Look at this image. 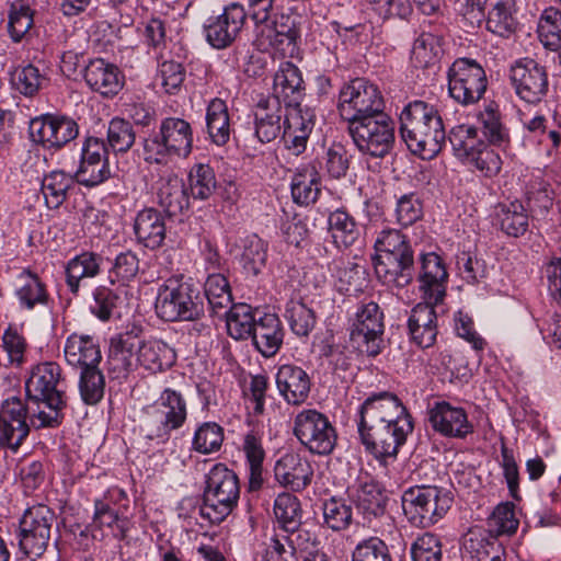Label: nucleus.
Here are the masks:
<instances>
[{
    "instance_id": "obj_58",
    "label": "nucleus",
    "mask_w": 561,
    "mask_h": 561,
    "mask_svg": "<svg viewBox=\"0 0 561 561\" xmlns=\"http://www.w3.org/2000/svg\"><path fill=\"white\" fill-rule=\"evenodd\" d=\"M136 133L131 123L113 117L107 127V144L114 152H127L135 144Z\"/></svg>"
},
{
    "instance_id": "obj_13",
    "label": "nucleus",
    "mask_w": 561,
    "mask_h": 561,
    "mask_svg": "<svg viewBox=\"0 0 561 561\" xmlns=\"http://www.w3.org/2000/svg\"><path fill=\"white\" fill-rule=\"evenodd\" d=\"M293 432L299 443L316 455L331 454L337 440L328 416L314 409L302 410L295 416Z\"/></svg>"
},
{
    "instance_id": "obj_21",
    "label": "nucleus",
    "mask_w": 561,
    "mask_h": 561,
    "mask_svg": "<svg viewBox=\"0 0 561 561\" xmlns=\"http://www.w3.org/2000/svg\"><path fill=\"white\" fill-rule=\"evenodd\" d=\"M111 176L108 150L103 139L89 137L85 139L80 165L75 172L77 183L85 187H94Z\"/></svg>"
},
{
    "instance_id": "obj_64",
    "label": "nucleus",
    "mask_w": 561,
    "mask_h": 561,
    "mask_svg": "<svg viewBox=\"0 0 561 561\" xmlns=\"http://www.w3.org/2000/svg\"><path fill=\"white\" fill-rule=\"evenodd\" d=\"M300 504L296 496L289 493L279 494L274 502V514L284 530L299 525Z\"/></svg>"
},
{
    "instance_id": "obj_60",
    "label": "nucleus",
    "mask_w": 561,
    "mask_h": 561,
    "mask_svg": "<svg viewBox=\"0 0 561 561\" xmlns=\"http://www.w3.org/2000/svg\"><path fill=\"white\" fill-rule=\"evenodd\" d=\"M324 524L334 531L346 529L352 523V506L343 499L330 497L322 505Z\"/></svg>"
},
{
    "instance_id": "obj_9",
    "label": "nucleus",
    "mask_w": 561,
    "mask_h": 561,
    "mask_svg": "<svg viewBox=\"0 0 561 561\" xmlns=\"http://www.w3.org/2000/svg\"><path fill=\"white\" fill-rule=\"evenodd\" d=\"M347 131L358 151L374 158L389 154L396 140L394 121L386 112L348 124Z\"/></svg>"
},
{
    "instance_id": "obj_44",
    "label": "nucleus",
    "mask_w": 561,
    "mask_h": 561,
    "mask_svg": "<svg viewBox=\"0 0 561 561\" xmlns=\"http://www.w3.org/2000/svg\"><path fill=\"white\" fill-rule=\"evenodd\" d=\"M329 231L339 249L352 247L359 238V228L345 209H336L329 215Z\"/></svg>"
},
{
    "instance_id": "obj_8",
    "label": "nucleus",
    "mask_w": 561,
    "mask_h": 561,
    "mask_svg": "<svg viewBox=\"0 0 561 561\" xmlns=\"http://www.w3.org/2000/svg\"><path fill=\"white\" fill-rule=\"evenodd\" d=\"M453 493L436 485H415L401 496V506L408 520L416 527H430L442 519L451 507Z\"/></svg>"
},
{
    "instance_id": "obj_27",
    "label": "nucleus",
    "mask_w": 561,
    "mask_h": 561,
    "mask_svg": "<svg viewBox=\"0 0 561 561\" xmlns=\"http://www.w3.org/2000/svg\"><path fill=\"white\" fill-rule=\"evenodd\" d=\"M13 295L18 300L19 308L23 311L47 307L50 300L46 284L28 268H23L15 276Z\"/></svg>"
},
{
    "instance_id": "obj_61",
    "label": "nucleus",
    "mask_w": 561,
    "mask_h": 561,
    "mask_svg": "<svg viewBox=\"0 0 561 561\" xmlns=\"http://www.w3.org/2000/svg\"><path fill=\"white\" fill-rule=\"evenodd\" d=\"M286 318L291 331L298 336H308L316 324L313 311L298 300H290L287 304Z\"/></svg>"
},
{
    "instance_id": "obj_28",
    "label": "nucleus",
    "mask_w": 561,
    "mask_h": 561,
    "mask_svg": "<svg viewBox=\"0 0 561 561\" xmlns=\"http://www.w3.org/2000/svg\"><path fill=\"white\" fill-rule=\"evenodd\" d=\"M376 276L383 285L390 288H403L414 277V260L412 254L373 259Z\"/></svg>"
},
{
    "instance_id": "obj_57",
    "label": "nucleus",
    "mask_w": 561,
    "mask_h": 561,
    "mask_svg": "<svg viewBox=\"0 0 561 561\" xmlns=\"http://www.w3.org/2000/svg\"><path fill=\"white\" fill-rule=\"evenodd\" d=\"M224 442V430L215 422H205L194 433L192 448L203 455L216 453Z\"/></svg>"
},
{
    "instance_id": "obj_5",
    "label": "nucleus",
    "mask_w": 561,
    "mask_h": 561,
    "mask_svg": "<svg viewBox=\"0 0 561 561\" xmlns=\"http://www.w3.org/2000/svg\"><path fill=\"white\" fill-rule=\"evenodd\" d=\"M239 496L238 476L226 465L216 463L206 474L199 514L210 524H219L231 514Z\"/></svg>"
},
{
    "instance_id": "obj_35",
    "label": "nucleus",
    "mask_w": 561,
    "mask_h": 561,
    "mask_svg": "<svg viewBox=\"0 0 561 561\" xmlns=\"http://www.w3.org/2000/svg\"><path fill=\"white\" fill-rule=\"evenodd\" d=\"M302 77L300 70L293 62L286 61L280 64L274 76L273 95L280 104L300 102L302 96Z\"/></svg>"
},
{
    "instance_id": "obj_11",
    "label": "nucleus",
    "mask_w": 561,
    "mask_h": 561,
    "mask_svg": "<svg viewBox=\"0 0 561 561\" xmlns=\"http://www.w3.org/2000/svg\"><path fill=\"white\" fill-rule=\"evenodd\" d=\"M446 76L448 94L460 105L477 103L486 91V73L474 59L457 58L448 67Z\"/></svg>"
},
{
    "instance_id": "obj_26",
    "label": "nucleus",
    "mask_w": 561,
    "mask_h": 561,
    "mask_svg": "<svg viewBox=\"0 0 561 561\" xmlns=\"http://www.w3.org/2000/svg\"><path fill=\"white\" fill-rule=\"evenodd\" d=\"M447 278L448 274L440 256L434 252L421 255L419 280L425 300L440 304L446 295Z\"/></svg>"
},
{
    "instance_id": "obj_7",
    "label": "nucleus",
    "mask_w": 561,
    "mask_h": 561,
    "mask_svg": "<svg viewBox=\"0 0 561 561\" xmlns=\"http://www.w3.org/2000/svg\"><path fill=\"white\" fill-rule=\"evenodd\" d=\"M187 419V403L183 394L165 388L159 398L146 409L141 433L148 440L164 444L172 431L181 428Z\"/></svg>"
},
{
    "instance_id": "obj_2",
    "label": "nucleus",
    "mask_w": 561,
    "mask_h": 561,
    "mask_svg": "<svg viewBox=\"0 0 561 561\" xmlns=\"http://www.w3.org/2000/svg\"><path fill=\"white\" fill-rule=\"evenodd\" d=\"M108 362L119 374L129 373L138 366L157 373L173 365L175 353L163 341H142L138 332L131 330L111 339Z\"/></svg>"
},
{
    "instance_id": "obj_6",
    "label": "nucleus",
    "mask_w": 561,
    "mask_h": 561,
    "mask_svg": "<svg viewBox=\"0 0 561 561\" xmlns=\"http://www.w3.org/2000/svg\"><path fill=\"white\" fill-rule=\"evenodd\" d=\"M448 140L455 157L469 170L489 179L501 172L503 161L500 153L479 137L476 126L461 124L453 127Z\"/></svg>"
},
{
    "instance_id": "obj_31",
    "label": "nucleus",
    "mask_w": 561,
    "mask_h": 561,
    "mask_svg": "<svg viewBox=\"0 0 561 561\" xmlns=\"http://www.w3.org/2000/svg\"><path fill=\"white\" fill-rule=\"evenodd\" d=\"M134 233L137 242L150 250L162 247L167 236L165 217L153 207L139 210L134 219Z\"/></svg>"
},
{
    "instance_id": "obj_39",
    "label": "nucleus",
    "mask_w": 561,
    "mask_h": 561,
    "mask_svg": "<svg viewBox=\"0 0 561 561\" xmlns=\"http://www.w3.org/2000/svg\"><path fill=\"white\" fill-rule=\"evenodd\" d=\"M101 256L92 252H83L72 257L66 265V284L69 291L78 295L85 280L101 272Z\"/></svg>"
},
{
    "instance_id": "obj_56",
    "label": "nucleus",
    "mask_w": 561,
    "mask_h": 561,
    "mask_svg": "<svg viewBox=\"0 0 561 561\" xmlns=\"http://www.w3.org/2000/svg\"><path fill=\"white\" fill-rule=\"evenodd\" d=\"M188 184L191 194L195 199L209 198L217 187L213 168L204 163L193 165L188 173Z\"/></svg>"
},
{
    "instance_id": "obj_24",
    "label": "nucleus",
    "mask_w": 561,
    "mask_h": 561,
    "mask_svg": "<svg viewBox=\"0 0 561 561\" xmlns=\"http://www.w3.org/2000/svg\"><path fill=\"white\" fill-rule=\"evenodd\" d=\"M438 304L425 300L417 304L408 319V329L411 341L421 348L432 347L437 339V313L435 307Z\"/></svg>"
},
{
    "instance_id": "obj_42",
    "label": "nucleus",
    "mask_w": 561,
    "mask_h": 561,
    "mask_svg": "<svg viewBox=\"0 0 561 561\" xmlns=\"http://www.w3.org/2000/svg\"><path fill=\"white\" fill-rule=\"evenodd\" d=\"M206 131L217 146L226 145L230 139L231 126L228 106L221 99L215 98L206 107Z\"/></svg>"
},
{
    "instance_id": "obj_49",
    "label": "nucleus",
    "mask_w": 561,
    "mask_h": 561,
    "mask_svg": "<svg viewBox=\"0 0 561 561\" xmlns=\"http://www.w3.org/2000/svg\"><path fill=\"white\" fill-rule=\"evenodd\" d=\"M93 522L101 528L106 526L112 528L113 536L123 540L128 531V522L121 516L118 507H114L106 500L94 501Z\"/></svg>"
},
{
    "instance_id": "obj_25",
    "label": "nucleus",
    "mask_w": 561,
    "mask_h": 561,
    "mask_svg": "<svg viewBox=\"0 0 561 561\" xmlns=\"http://www.w3.org/2000/svg\"><path fill=\"white\" fill-rule=\"evenodd\" d=\"M275 382L279 396L291 405L305 403L311 389V380L301 367L285 364L278 367Z\"/></svg>"
},
{
    "instance_id": "obj_15",
    "label": "nucleus",
    "mask_w": 561,
    "mask_h": 561,
    "mask_svg": "<svg viewBox=\"0 0 561 561\" xmlns=\"http://www.w3.org/2000/svg\"><path fill=\"white\" fill-rule=\"evenodd\" d=\"M413 428L412 419L399 420L393 424H382L358 431V435L365 450L386 463L387 459L397 458L399 449L405 444Z\"/></svg>"
},
{
    "instance_id": "obj_20",
    "label": "nucleus",
    "mask_w": 561,
    "mask_h": 561,
    "mask_svg": "<svg viewBox=\"0 0 561 561\" xmlns=\"http://www.w3.org/2000/svg\"><path fill=\"white\" fill-rule=\"evenodd\" d=\"M28 130L33 142L55 150L66 146L79 134L78 125L72 118L53 114L33 118Z\"/></svg>"
},
{
    "instance_id": "obj_19",
    "label": "nucleus",
    "mask_w": 561,
    "mask_h": 561,
    "mask_svg": "<svg viewBox=\"0 0 561 561\" xmlns=\"http://www.w3.org/2000/svg\"><path fill=\"white\" fill-rule=\"evenodd\" d=\"M247 21V12L242 4L231 2L220 14L210 15L204 23L207 43L216 48L229 47L241 33Z\"/></svg>"
},
{
    "instance_id": "obj_45",
    "label": "nucleus",
    "mask_w": 561,
    "mask_h": 561,
    "mask_svg": "<svg viewBox=\"0 0 561 561\" xmlns=\"http://www.w3.org/2000/svg\"><path fill=\"white\" fill-rule=\"evenodd\" d=\"M242 450L249 467L250 486L251 489H259L263 483V462L265 459L262 436L255 431L247 433L243 437Z\"/></svg>"
},
{
    "instance_id": "obj_38",
    "label": "nucleus",
    "mask_w": 561,
    "mask_h": 561,
    "mask_svg": "<svg viewBox=\"0 0 561 561\" xmlns=\"http://www.w3.org/2000/svg\"><path fill=\"white\" fill-rule=\"evenodd\" d=\"M357 507L364 513L377 516L382 512L385 497L378 482L366 471H360L351 488Z\"/></svg>"
},
{
    "instance_id": "obj_3",
    "label": "nucleus",
    "mask_w": 561,
    "mask_h": 561,
    "mask_svg": "<svg viewBox=\"0 0 561 561\" xmlns=\"http://www.w3.org/2000/svg\"><path fill=\"white\" fill-rule=\"evenodd\" d=\"M400 133L408 148L422 159L434 158L446 140V131L438 110L421 100L410 102L402 110Z\"/></svg>"
},
{
    "instance_id": "obj_1",
    "label": "nucleus",
    "mask_w": 561,
    "mask_h": 561,
    "mask_svg": "<svg viewBox=\"0 0 561 561\" xmlns=\"http://www.w3.org/2000/svg\"><path fill=\"white\" fill-rule=\"evenodd\" d=\"M65 380L61 368L55 362H44L32 367L25 382L26 397L32 407V424L35 428L57 427L66 405Z\"/></svg>"
},
{
    "instance_id": "obj_23",
    "label": "nucleus",
    "mask_w": 561,
    "mask_h": 561,
    "mask_svg": "<svg viewBox=\"0 0 561 561\" xmlns=\"http://www.w3.org/2000/svg\"><path fill=\"white\" fill-rule=\"evenodd\" d=\"M428 420L436 432L447 437L463 438L473 431L466 411L446 401L436 402L430 409Z\"/></svg>"
},
{
    "instance_id": "obj_46",
    "label": "nucleus",
    "mask_w": 561,
    "mask_h": 561,
    "mask_svg": "<svg viewBox=\"0 0 561 561\" xmlns=\"http://www.w3.org/2000/svg\"><path fill=\"white\" fill-rule=\"evenodd\" d=\"M76 182L75 173L68 174L57 170L45 175L42 192L46 205L53 209L58 208L66 201L69 190L73 188Z\"/></svg>"
},
{
    "instance_id": "obj_59",
    "label": "nucleus",
    "mask_w": 561,
    "mask_h": 561,
    "mask_svg": "<svg viewBox=\"0 0 561 561\" xmlns=\"http://www.w3.org/2000/svg\"><path fill=\"white\" fill-rule=\"evenodd\" d=\"M8 31L14 42H20L33 26V10L23 0L10 4Z\"/></svg>"
},
{
    "instance_id": "obj_62",
    "label": "nucleus",
    "mask_w": 561,
    "mask_h": 561,
    "mask_svg": "<svg viewBox=\"0 0 561 561\" xmlns=\"http://www.w3.org/2000/svg\"><path fill=\"white\" fill-rule=\"evenodd\" d=\"M105 380L98 366L83 368L80 373L79 390L87 404L98 403L104 396Z\"/></svg>"
},
{
    "instance_id": "obj_10",
    "label": "nucleus",
    "mask_w": 561,
    "mask_h": 561,
    "mask_svg": "<svg viewBox=\"0 0 561 561\" xmlns=\"http://www.w3.org/2000/svg\"><path fill=\"white\" fill-rule=\"evenodd\" d=\"M337 110L348 124L385 112V102L378 87L363 78L345 84L339 94Z\"/></svg>"
},
{
    "instance_id": "obj_4",
    "label": "nucleus",
    "mask_w": 561,
    "mask_h": 561,
    "mask_svg": "<svg viewBox=\"0 0 561 561\" xmlns=\"http://www.w3.org/2000/svg\"><path fill=\"white\" fill-rule=\"evenodd\" d=\"M154 309L163 321H196L204 314V296L191 277L172 275L159 285Z\"/></svg>"
},
{
    "instance_id": "obj_55",
    "label": "nucleus",
    "mask_w": 561,
    "mask_h": 561,
    "mask_svg": "<svg viewBox=\"0 0 561 561\" xmlns=\"http://www.w3.org/2000/svg\"><path fill=\"white\" fill-rule=\"evenodd\" d=\"M376 254L374 259L385 257L386 254L390 256H398L399 254H412L413 251L407 237L397 229L381 230L375 240Z\"/></svg>"
},
{
    "instance_id": "obj_40",
    "label": "nucleus",
    "mask_w": 561,
    "mask_h": 561,
    "mask_svg": "<svg viewBox=\"0 0 561 561\" xmlns=\"http://www.w3.org/2000/svg\"><path fill=\"white\" fill-rule=\"evenodd\" d=\"M159 133L172 156L187 157L191 153L193 134L186 121L178 117L164 118Z\"/></svg>"
},
{
    "instance_id": "obj_48",
    "label": "nucleus",
    "mask_w": 561,
    "mask_h": 561,
    "mask_svg": "<svg viewBox=\"0 0 561 561\" xmlns=\"http://www.w3.org/2000/svg\"><path fill=\"white\" fill-rule=\"evenodd\" d=\"M514 0H499L488 13L486 28L502 37H508L516 28Z\"/></svg>"
},
{
    "instance_id": "obj_47",
    "label": "nucleus",
    "mask_w": 561,
    "mask_h": 561,
    "mask_svg": "<svg viewBox=\"0 0 561 561\" xmlns=\"http://www.w3.org/2000/svg\"><path fill=\"white\" fill-rule=\"evenodd\" d=\"M442 36L423 31L414 41L411 59L415 67L427 68L438 62L442 54Z\"/></svg>"
},
{
    "instance_id": "obj_43",
    "label": "nucleus",
    "mask_w": 561,
    "mask_h": 561,
    "mask_svg": "<svg viewBox=\"0 0 561 561\" xmlns=\"http://www.w3.org/2000/svg\"><path fill=\"white\" fill-rule=\"evenodd\" d=\"M259 311H253L247 304H237L226 312V324L229 335L234 340L251 337L257 323Z\"/></svg>"
},
{
    "instance_id": "obj_29",
    "label": "nucleus",
    "mask_w": 561,
    "mask_h": 561,
    "mask_svg": "<svg viewBox=\"0 0 561 561\" xmlns=\"http://www.w3.org/2000/svg\"><path fill=\"white\" fill-rule=\"evenodd\" d=\"M274 474L282 485L293 491H301L310 484L313 469L300 455L287 453L276 461Z\"/></svg>"
},
{
    "instance_id": "obj_30",
    "label": "nucleus",
    "mask_w": 561,
    "mask_h": 561,
    "mask_svg": "<svg viewBox=\"0 0 561 561\" xmlns=\"http://www.w3.org/2000/svg\"><path fill=\"white\" fill-rule=\"evenodd\" d=\"M84 80L91 90L103 96L116 95L124 85V76L118 67L102 58L87 65Z\"/></svg>"
},
{
    "instance_id": "obj_22",
    "label": "nucleus",
    "mask_w": 561,
    "mask_h": 561,
    "mask_svg": "<svg viewBox=\"0 0 561 561\" xmlns=\"http://www.w3.org/2000/svg\"><path fill=\"white\" fill-rule=\"evenodd\" d=\"M284 130L282 139L285 148L294 156H299L307 148L309 136L314 127V113L302 107L300 102L285 104Z\"/></svg>"
},
{
    "instance_id": "obj_14",
    "label": "nucleus",
    "mask_w": 561,
    "mask_h": 561,
    "mask_svg": "<svg viewBox=\"0 0 561 561\" xmlns=\"http://www.w3.org/2000/svg\"><path fill=\"white\" fill-rule=\"evenodd\" d=\"M351 341L368 356L376 357L386 347L385 316L375 301L358 307L351 329Z\"/></svg>"
},
{
    "instance_id": "obj_18",
    "label": "nucleus",
    "mask_w": 561,
    "mask_h": 561,
    "mask_svg": "<svg viewBox=\"0 0 561 561\" xmlns=\"http://www.w3.org/2000/svg\"><path fill=\"white\" fill-rule=\"evenodd\" d=\"M32 407L27 400L26 404L18 397L7 399L0 410V445H7L16 450L30 433L32 424Z\"/></svg>"
},
{
    "instance_id": "obj_41",
    "label": "nucleus",
    "mask_w": 561,
    "mask_h": 561,
    "mask_svg": "<svg viewBox=\"0 0 561 561\" xmlns=\"http://www.w3.org/2000/svg\"><path fill=\"white\" fill-rule=\"evenodd\" d=\"M157 196L159 205L169 216L181 214L190 205L185 184L178 175L161 179Z\"/></svg>"
},
{
    "instance_id": "obj_17",
    "label": "nucleus",
    "mask_w": 561,
    "mask_h": 561,
    "mask_svg": "<svg viewBox=\"0 0 561 561\" xmlns=\"http://www.w3.org/2000/svg\"><path fill=\"white\" fill-rule=\"evenodd\" d=\"M516 94L529 104L540 103L548 93L549 81L546 67L531 58L517 60L510 71Z\"/></svg>"
},
{
    "instance_id": "obj_37",
    "label": "nucleus",
    "mask_w": 561,
    "mask_h": 561,
    "mask_svg": "<svg viewBox=\"0 0 561 561\" xmlns=\"http://www.w3.org/2000/svg\"><path fill=\"white\" fill-rule=\"evenodd\" d=\"M64 353L67 363L81 370L98 366L102 358L99 345L89 335L71 334L66 341Z\"/></svg>"
},
{
    "instance_id": "obj_50",
    "label": "nucleus",
    "mask_w": 561,
    "mask_h": 561,
    "mask_svg": "<svg viewBox=\"0 0 561 561\" xmlns=\"http://www.w3.org/2000/svg\"><path fill=\"white\" fill-rule=\"evenodd\" d=\"M319 194L320 183L314 168H308L295 174L291 182V195L295 203L308 206L317 201Z\"/></svg>"
},
{
    "instance_id": "obj_52",
    "label": "nucleus",
    "mask_w": 561,
    "mask_h": 561,
    "mask_svg": "<svg viewBox=\"0 0 561 561\" xmlns=\"http://www.w3.org/2000/svg\"><path fill=\"white\" fill-rule=\"evenodd\" d=\"M266 243L256 234L248 236L243 241L241 264L248 275L256 276L266 264Z\"/></svg>"
},
{
    "instance_id": "obj_63",
    "label": "nucleus",
    "mask_w": 561,
    "mask_h": 561,
    "mask_svg": "<svg viewBox=\"0 0 561 561\" xmlns=\"http://www.w3.org/2000/svg\"><path fill=\"white\" fill-rule=\"evenodd\" d=\"M287 533L284 536V539L290 549V557H298L302 559L308 556V553L313 552V550H318L320 547V542L317 539L316 535L310 530L301 527H295L293 529L284 530Z\"/></svg>"
},
{
    "instance_id": "obj_36",
    "label": "nucleus",
    "mask_w": 561,
    "mask_h": 561,
    "mask_svg": "<svg viewBox=\"0 0 561 561\" xmlns=\"http://www.w3.org/2000/svg\"><path fill=\"white\" fill-rule=\"evenodd\" d=\"M494 216L501 231L508 237L519 238L528 231L529 213L518 199L497 204Z\"/></svg>"
},
{
    "instance_id": "obj_51",
    "label": "nucleus",
    "mask_w": 561,
    "mask_h": 561,
    "mask_svg": "<svg viewBox=\"0 0 561 561\" xmlns=\"http://www.w3.org/2000/svg\"><path fill=\"white\" fill-rule=\"evenodd\" d=\"M479 122L483 127V134L492 145L502 146L510 140L508 129L502 123L499 105L489 103L479 113Z\"/></svg>"
},
{
    "instance_id": "obj_12",
    "label": "nucleus",
    "mask_w": 561,
    "mask_h": 561,
    "mask_svg": "<svg viewBox=\"0 0 561 561\" xmlns=\"http://www.w3.org/2000/svg\"><path fill=\"white\" fill-rule=\"evenodd\" d=\"M54 524L56 514L47 505L36 504L26 508L20 519L21 552L33 559L42 557L48 547Z\"/></svg>"
},
{
    "instance_id": "obj_33",
    "label": "nucleus",
    "mask_w": 561,
    "mask_h": 561,
    "mask_svg": "<svg viewBox=\"0 0 561 561\" xmlns=\"http://www.w3.org/2000/svg\"><path fill=\"white\" fill-rule=\"evenodd\" d=\"M283 107L276 98L261 99L254 110L255 136L262 142L274 140L280 133Z\"/></svg>"
},
{
    "instance_id": "obj_54",
    "label": "nucleus",
    "mask_w": 561,
    "mask_h": 561,
    "mask_svg": "<svg viewBox=\"0 0 561 561\" xmlns=\"http://www.w3.org/2000/svg\"><path fill=\"white\" fill-rule=\"evenodd\" d=\"M216 313L231 306L232 296L229 283L221 273H209L205 282L204 295Z\"/></svg>"
},
{
    "instance_id": "obj_32",
    "label": "nucleus",
    "mask_w": 561,
    "mask_h": 561,
    "mask_svg": "<svg viewBox=\"0 0 561 561\" xmlns=\"http://www.w3.org/2000/svg\"><path fill=\"white\" fill-rule=\"evenodd\" d=\"M462 551L470 561H505V550L496 538L479 527L463 536Z\"/></svg>"
},
{
    "instance_id": "obj_16",
    "label": "nucleus",
    "mask_w": 561,
    "mask_h": 561,
    "mask_svg": "<svg viewBox=\"0 0 561 561\" xmlns=\"http://www.w3.org/2000/svg\"><path fill=\"white\" fill-rule=\"evenodd\" d=\"M400 399L392 392L373 393L362 403L357 412V432L399 420H411Z\"/></svg>"
},
{
    "instance_id": "obj_34",
    "label": "nucleus",
    "mask_w": 561,
    "mask_h": 561,
    "mask_svg": "<svg viewBox=\"0 0 561 561\" xmlns=\"http://www.w3.org/2000/svg\"><path fill=\"white\" fill-rule=\"evenodd\" d=\"M251 339L256 351L264 357L274 356L280 348L284 339L279 318L274 313L259 316Z\"/></svg>"
},
{
    "instance_id": "obj_53",
    "label": "nucleus",
    "mask_w": 561,
    "mask_h": 561,
    "mask_svg": "<svg viewBox=\"0 0 561 561\" xmlns=\"http://www.w3.org/2000/svg\"><path fill=\"white\" fill-rule=\"evenodd\" d=\"M538 36L542 45L551 50L561 48V11L553 7L541 13L538 22Z\"/></svg>"
}]
</instances>
